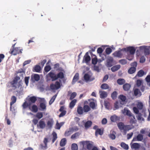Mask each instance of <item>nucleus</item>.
<instances>
[{
	"instance_id": "6e6552de",
	"label": "nucleus",
	"mask_w": 150,
	"mask_h": 150,
	"mask_svg": "<svg viewBox=\"0 0 150 150\" xmlns=\"http://www.w3.org/2000/svg\"><path fill=\"white\" fill-rule=\"evenodd\" d=\"M122 113L124 115L128 116H132V113L127 108H125L122 111Z\"/></svg>"
},
{
	"instance_id": "0eeeda50",
	"label": "nucleus",
	"mask_w": 150,
	"mask_h": 150,
	"mask_svg": "<svg viewBox=\"0 0 150 150\" xmlns=\"http://www.w3.org/2000/svg\"><path fill=\"white\" fill-rule=\"evenodd\" d=\"M83 78L86 82L92 81L94 79V78L92 77L91 75L88 74H86L84 76Z\"/></svg>"
},
{
	"instance_id": "c9c22d12",
	"label": "nucleus",
	"mask_w": 150,
	"mask_h": 150,
	"mask_svg": "<svg viewBox=\"0 0 150 150\" xmlns=\"http://www.w3.org/2000/svg\"><path fill=\"white\" fill-rule=\"evenodd\" d=\"M130 87V85L128 83H126L123 86V88L125 91L128 90Z\"/></svg>"
},
{
	"instance_id": "f3484780",
	"label": "nucleus",
	"mask_w": 150,
	"mask_h": 150,
	"mask_svg": "<svg viewBox=\"0 0 150 150\" xmlns=\"http://www.w3.org/2000/svg\"><path fill=\"white\" fill-rule=\"evenodd\" d=\"M79 74L78 73H76L74 75L72 81V84H74L79 79Z\"/></svg>"
},
{
	"instance_id": "4468645a",
	"label": "nucleus",
	"mask_w": 150,
	"mask_h": 150,
	"mask_svg": "<svg viewBox=\"0 0 150 150\" xmlns=\"http://www.w3.org/2000/svg\"><path fill=\"white\" fill-rule=\"evenodd\" d=\"M143 139V135L141 134H139L137 137H136L134 138L132 141H141Z\"/></svg>"
},
{
	"instance_id": "c756f323",
	"label": "nucleus",
	"mask_w": 150,
	"mask_h": 150,
	"mask_svg": "<svg viewBox=\"0 0 150 150\" xmlns=\"http://www.w3.org/2000/svg\"><path fill=\"white\" fill-rule=\"evenodd\" d=\"M115 133L114 131L111 132L110 134L109 135V137L112 139H114L115 138Z\"/></svg>"
},
{
	"instance_id": "9d476101",
	"label": "nucleus",
	"mask_w": 150,
	"mask_h": 150,
	"mask_svg": "<svg viewBox=\"0 0 150 150\" xmlns=\"http://www.w3.org/2000/svg\"><path fill=\"white\" fill-rule=\"evenodd\" d=\"M22 49L20 50L19 47H16L12 51H11V53L14 55H16L19 52L22 53Z\"/></svg>"
},
{
	"instance_id": "6e6d98bb",
	"label": "nucleus",
	"mask_w": 150,
	"mask_h": 150,
	"mask_svg": "<svg viewBox=\"0 0 150 150\" xmlns=\"http://www.w3.org/2000/svg\"><path fill=\"white\" fill-rule=\"evenodd\" d=\"M104 105L105 108L108 109H110L109 106H110V103L109 102L107 101H105L104 102Z\"/></svg>"
},
{
	"instance_id": "f257e3e1",
	"label": "nucleus",
	"mask_w": 150,
	"mask_h": 150,
	"mask_svg": "<svg viewBox=\"0 0 150 150\" xmlns=\"http://www.w3.org/2000/svg\"><path fill=\"white\" fill-rule=\"evenodd\" d=\"M79 144L80 146L83 148L84 147L86 146L88 149H90L93 147L92 150H98V149L96 147L93 146V143L91 141H82L79 142Z\"/></svg>"
},
{
	"instance_id": "473e14b6",
	"label": "nucleus",
	"mask_w": 150,
	"mask_h": 150,
	"mask_svg": "<svg viewBox=\"0 0 150 150\" xmlns=\"http://www.w3.org/2000/svg\"><path fill=\"white\" fill-rule=\"evenodd\" d=\"M37 99L35 96L31 97L29 98V102L28 103H30V102H31L32 103H34L36 100Z\"/></svg>"
},
{
	"instance_id": "5fc2aeb1",
	"label": "nucleus",
	"mask_w": 150,
	"mask_h": 150,
	"mask_svg": "<svg viewBox=\"0 0 150 150\" xmlns=\"http://www.w3.org/2000/svg\"><path fill=\"white\" fill-rule=\"evenodd\" d=\"M117 96V93L116 92H114L111 95V97L113 99H115L116 98Z\"/></svg>"
},
{
	"instance_id": "4be33fe9",
	"label": "nucleus",
	"mask_w": 150,
	"mask_h": 150,
	"mask_svg": "<svg viewBox=\"0 0 150 150\" xmlns=\"http://www.w3.org/2000/svg\"><path fill=\"white\" fill-rule=\"evenodd\" d=\"M49 75L50 77L52 79V80L54 81L57 79V75L54 73L50 72L49 74Z\"/></svg>"
},
{
	"instance_id": "a19ab883",
	"label": "nucleus",
	"mask_w": 150,
	"mask_h": 150,
	"mask_svg": "<svg viewBox=\"0 0 150 150\" xmlns=\"http://www.w3.org/2000/svg\"><path fill=\"white\" fill-rule=\"evenodd\" d=\"M57 96V95L55 94L52 97V98H51L49 102V104L50 105H51L54 102V100H55Z\"/></svg>"
},
{
	"instance_id": "4d7b16f0",
	"label": "nucleus",
	"mask_w": 150,
	"mask_h": 150,
	"mask_svg": "<svg viewBox=\"0 0 150 150\" xmlns=\"http://www.w3.org/2000/svg\"><path fill=\"white\" fill-rule=\"evenodd\" d=\"M76 92H74L72 93L71 95L70 99L71 100L74 98L76 96Z\"/></svg>"
},
{
	"instance_id": "9b49d317",
	"label": "nucleus",
	"mask_w": 150,
	"mask_h": 150,
	"mask_svg": "<svg viewBox=\"0 0 150 150\" xmlns=\"http://www.w3.org/2000/svg\"><path fill=\"white\" fill-rule=\"evenodd\" d=\"M125 51H129L130 54L133 55L135 51V49L133 47H130L124 49Z\"/></svg>"
},
{
	"instance_id": "49530a36",
	"label": "nucleus",
	"mask_w": 150,
	"mask_h": 150,
	"mask_svg": "<svg viewBox=\"0 0 150 150\" xmlns=\"http://www.w3.org/2000/svg\"><path fill=\"white\" fill-rule=\"evenodd\" d=\"M90 108L89 106L85 105L83 107V111L84 112H88L90 110Z\"/></svg>"
},
{
	"instance_id": "864d4df0",
	"label": "nucleus",
	"mask_w": 150,
	"mask_h": 150,
	"mask_svg": "<svg viewBox=\"0 0 150 150\" xmlns=\"http://www.w3.org/2000/svg\"><path fill=\"white\" fill-rule=\"evenodd\" d=\"M146 81L147 82V84L150 86V75H148L146 78Z\"/></svg>"
},
{
	"instance_id": "2eb2a0df",
	"label": "nucleus",
	"mask_w": 150,
	"mask_h": 150,
	"mask_svg": "<svg viewBox=\"0 0 150 150\" xmlns=\"http://www.w3.org/2000/svg\"><path fill=\"white\" fill-rule=\"evenodd\" d=\"M134 127V126L132 125H125L123 131L125 134L126 133V132L127 131H128L130 129H132Z\"/></svg>"
},
{
	"instance_id": "37998d69",
	"label": "nucleus",
	"mask_w": 150,
	"mask_h": 150,
	"mask_svg": "<svg viewBox=\"0 0 150 150\" xmlns=\"http://www.w3.org/2000/svg\"><path fill=\"white\" fill-rule=\"evenodd\" d=\"M103 132L100 129H97L96 131V135L97 136L98 134L100 135L103 134Z\"/></svg>"
},
{
	"instance_id": "69168bd1",
	"label": "nucleus",
	"mask_w": 150,
	"mask_h": 150,
	"mask_svg": "<svg viewBox=\"0 0 150 150\" xmlns=\"http://www.w3.org/2000/svg\"><path fill=\"white\" fill-rule=\"evenodd\" d=\"M105 51L107 54H109L112 52V50L111 48H108L106 49Z\"/></svg>"
},
{
	"instance_id": "412c9836",
	"label": "nucleus",
	"mask_w": 150,
	"mask_h": 150,
	"mask_svg": "<svg viewBox=\"0 0 150 150\" xmlns=\"http://www.w3.org/2000/svg\"><path fill=\"white\" fill-rule=\"evenodd\" d=\"M131 147L132 149H137L140 148V145L138 143H135L132 144Z\"/></svg>"
},
{
	"instance_id": "e433bc0d",
	"label": "nucleus",
	"mask_w": 150,
	"mask_h": 150,
	"mask_svg": "<svg viewBox=\"0 0 150 150\" xmlns=\"http://www.w3.org/2000/svg\"><path fill=\"white\" fill-rule=\"evenodd\" d=\"M135 71L136 68L135 67H132L129 69L128 72L130 74H132L134 73Z\"/></svg>"
},
{
	"instance_id": "bb28decb",
	"label": "nucleus",
	"mask_w": 150,
	"mask_h": 150,
	"mask_svg": "<svg viewBox=\"0 0 150 150\" xmlns=\"http://www.w3.org/2000/svg\"><path fill=\"white\" fill-rule=\"evenodd\" d=\"M117 126L120 130H123L125 126L124 124L121 122H119L117 124Z\"/></svg>"
},
{
	"instance_id": "393cba45",
	"label": "nucleus",
	"mask_w": 150,
	"mask_h": 150,
	"mask_svg": "<svg viewBox=\"0 0 150 150\" xmlns=\"http://www.w3.org/2000/svg\"><path fill=\"white\" fill-rule=\"evenodd\" d=\"M77 100L74 99L70 103L69 107L71 109H72L75 105Z\"/></svg>"
},
{
	"instance_id": "7c9ffc66",
	"label": "nucleus",
	"mask_w": 150,
	"mask_h": 150,
	"mask_svg": "<svg viewBox=\"0 0 150 150\" xmlns=\"http://www.w3.org/2000/svg\"><path fill=\"white\" fill-rule=\"evenodd\" d=\"M83 110L82 107L81 106H79L77 109V112L78 114L81 115L83 113Z\"/></svg>"
},
{
	"instance_id": "b1692460",
	"label": "nucleus",
	"mask_w": 150,
	"mask_h": 150,
	"mask_svg": "<svg viewBox=\"0 0 150 150\" xmlns=\"http://www.w3.org/2000/svg\"><path fill=\"white\" fill-rule=\"evenodd\" d=\"M54 123V121L52 119H50L49 120L47 123V126L49 128H51Z\"/></svg>"
},
{
	"instance_id": "f03ea898",
	"label": "nucleus",
	"mask_w": 150,
	"mask_h": 150,
	"mask_svg": "<svg viewBox=\"0 0 150 150\" xmlns=\"http://www.w3.org/2000/svg\"><path fill=\"white\" fill-rule=\"evenodd\" d=\"M134 105H136L137 108L136 107H133V110L134 112L136 114H138L139 112V110H141L143 107V104L142 102L139 100L136 101L134 103Z\"/></svg>"
},
{
	"instance_id": "774afa93",
	"label": "nucleus",
	"mask_w": 150,
	"mask_h": 150,
	"mask_svg": "<svg viewBox=\"0 0 150 150\" xmlns=\"http://www.w3.org/2000/svg\"><path fill=\"white\" fill-rule=\"evenodd\" d=\"M29 77H26L25 79V81L26 86H28V83Z\"/></svg>"
},
{
	"instance_id": "cd10ccee",
	"label": "nucleus",
	"mask_w": 150,
	"mask_h": 150,
	"mask_svg": "<svg viewBox=\"0 0 150 150\" xmlns=\"http://www.w3.org/2000/svg\"><path fill=\"white\" fill-rule=\"evenodd\" d=\"M134 93L135 96H140L141 95V93L138 89H135L134 90Z\"/></svg>"
},
{
	"instance_id": "338daca9",
	"label": "nucleus",
	"mask_w": 150,
	"mask_h": 150,
	"mask_svg": "<svg viewBox=\"0 0 150 150\" xmlns=\"http://www.w3.org/2000/svg\"><path fill=\"white\" fill-rule=\"evenodd\" d=\"M52 135L53 136V142H54V141L57 138V134L55 132H53L52 133Z\"/></svg>"
},
{
	"instance_id": "a878e982",
	"label": "nucleus",
	"mask_w": 150,
	"mask_h": 150,
	"mask_svg": "<svg viewBox=\"0 0 150 150\" xmlns=\"http://www.w3.org/2000/svg\"><path fill=\"white\" fill-rule=\"evenodd\" d=\"M39 126L40 128H44L45 126V122L42 120H40L39 122Z\"/></svg>"
},
{
	"instance_id": "0e129e2a",
	"label": "nucleus",
	"mask_w": 150,
	"mask_h": 150,
	"mask_svg": "<svg viewBox=\"0 0 150 150\" xmlns=\"http://www.w3.org/2000/svg\"><path fill=\"white\" fill-rule=\"evenodd\" d=\"M51 67L49 65L46 66L45 68V71L47 72H48L51 69Z\"/></svg>"
},
{
	"instance_id": "c03bdc74",
	"label": "nucleus",
	"mask_w": 150,
	"mask_h": 150,
	"mask_svg": "<svg viewBox=\"0 0 150 150\" xmlns=\"http://www.w3.org/2000/svg\"><path fill=\"white\" fill-rule=\"evenodd\" d=\"M11 102L10 103V105H12L16 101V98L15 96H13L11 98Z\"/></svg>"
},
{
	"instance_id": "13d9d810",
	"label": "nucleus",
	"mask_w": 150,
	"mask_h": 150,
	"mask_svg": "<svg viewBox=\"0 0 150 150\" xmlns=\"http://www.w3.org/2000/svg\"><path fill=\"white\" fill-rule=\"evenodd\" d=\"M120 99L122 101H125L126 99V97L123 95H120L119 96Z\"/></svg>"
},
{
	"instance_id": "f704fd0d",
	"label": "nucleus",
	"mask_w": 150,
	"mask_h": 150,
	"mask_svg": "<svg viewBox=\"0 0 150 150\" xmlns=\"http://www.w3.org/2000/svg\"><path fill=\"white\" fill-rule=\"evenodd\" d=\"M71 149L72 150H78V147L77 144L73 143L71 146Z\"/></svg>"
},
{
	"instance_id": "a211bd4d",
	"label": "nucleus",
	"mask_w": 150,
	"mask_h": 150,
	"mask_svg": "<svg viewBox=\"0 0 150 150\" xmlns=\"http://www.w3.org/2000/svg\"><path fill=\"white\" fill-rule=\"evenodd\" d=\"M100 97L102 98H105L107 96V93L104 91H99Z\"/></svg>"
},
{
	"instance_id": "72a5a7b5",
	"label": "nucleus",
	"mask_w": 150,
	"mask_h": 150,
	"mask_svg": "<svg viewBox=\"0 0 150 150\" xmlns=\"http://www.w3.org/2000/svg\"><path fill=\"white\" fill-rule=\"evenodd\" d=\"M121 146L124 149L126 150L128 149L129 146L128 145L124 142H122L121 144Z\"/></svg>"
},
{
	"instance_id": "680f3d73",
	"label": "nucleus",
	"mask_w": 150,
	"mask_h": 150,
	"mask_svg": "<svg viewBox=\"0 0 150 150\" xmlns=\"http://www.w3.org/2000/svg\"><path fill=\"white\" fill-rule=\"evenodd\" d=\"M97 62V58L95 57L92 59V62L93 64H96Z\"/></svg>"
},
{
	"instance_id": "c85d7f7f",
	"label": "nucleus",
	"mask_w": 150,
	"mask_h": 150,
	"mask_svg": "<svg viewBox=\"0 0 150 150\" xmlns=\"http://www.w3.org/2000/svg\"><path fill=\"white\" fill-rule=\"evenodd\" d=\"M67 140L66 138H63L61 139L60 143V146H63L65 145L66 143Z\"/></svg>"
},
{
	"instance_id": "58836bf2",
	"label": "nucleus",
	"mask_w": 150,
	"mask_h": 150,
	"mask_svg": "<svg viewBox=\"0 0 150 150\" xmlns=\"http://www.w3.org/2000/svg\"><path fill=\"white\" fill-rule=\"evenodd\" d=\"M130 123L131 124H133L135 123V116L132 114V116H130Z\"/></svg>"
},
{
	"instance_id": "423d86ee",
	"label": "nucleus",
	"mask_w": 150,
	"mask_h": 150,
	"mask_svg": "<svg viewBox=\"0 0 150 150\" xmlns=\"http://www.w3.org/2000/svg\"><path fill=\"white\" fill-rule=\"evenodd\" d=\"M140 50L144 51L145 55L149 54L150 52L149 50V47L145 46H140L139 47Z\"/></svg>"
},
{
	"instance_id": "dca6fc26",
	"label": "nucleus",
	"mask_w": 150,
	"mask_h": 150,
	"mask_svg": "<svg viewBox=\"0 0 150 150\" xmlns=\"http://www.w3.org/2000/svg\"><path fill=\"white\" fill-rule=\"evenodd\" d=\"M113 61V58L112 57H109L107 61V66L108 67H110L112 65V62Z\"/></svg>"
},
{
	"instance_id": "bf43d9fd",
	"label": "nucleus",
	"mask_w": 150,
	"mask_h": 150,
	"mask_svg": "<svg viewBox=\"0 0 150 150\" xmlns=\"http://www.w3.org/2000/svg\"><path fill=\"white\" fill-rule=\"evenodd\" d=\"M144 72L142 70H140L138 73L137 75L139 77L142 76L144 74Z\"/></svg>"
},
{
	"instance_id": "7ed1b4c3",
	"label": "nucleus",
	"mask_w": 150,
	"mask_h": 150,
	"mask_svg": "<svg viewBox=\"0 0 150 150\" xmlns=\"http://www.w3.org/2000/svg\"><path fill=\"white\" fill-rule=\"evenodd\" d=\"M30 105V103H27V102L25 101L23 103L22 106L24 108H25L27 107H28L29 109L32 112H37L38 111L37 106L35 105H33L31 107Z\"/></svg>"
},
{
	"instance_id": "aec40b11",
	"label": "nucleus",
	"mask_w": 150,
	"mask_h": 150,
	"mask_svg": "<svg viewBox=\"0 0 150 150\" xmlns=\"http://www.w3.org/2000/svg\"><path fill=\"white\" fill-rule=\"evenodd\" d=\"M40 77L39 75L36 74H34L32 76V79L33 81H38L39 80Z\"/></svg>"
},
{
	"instance_id": "ea45409f",
	"label": "nucleus",
	"mask_w": 150,
	"mask_h": 150,
	"mask_svg": "<svg viewBox=\"0 0 150 150\" xmlns=\"http://www.w3.org/2000/svg\"><path fill=\"white\" fill-rule=\"evenodd\" d=\"M40 108H41V110L43 111L46 109L45 104L44 103H41L40 105Z\"/></svg>"
},
{
	"instance_id": "39448f33",
	"label": "nucleus",
	"mask_w": 150,
	"mask_h": 150,
	"mask_svg": "<svg viewBox=\"0 0 150 150\" xmlns=\"http://www.w3.org/2000/svg\"><path fill=\"white\" fill-rule=\"evenodd\" d=\"M92 123L91 121H88L86 122L84 120H83L81 123H79L78 124L80 126H82L83 125H84L86 128L88 129L91 126Z\"/></svg>"
},
{
	"instance_id": "6ab92c4d",
	"label": "nucleus",
	"mask_w": 150,
	"mask_h": 150,
	"mask_svg": "<svg viewBox=\"0 0 150 150\" xmlns=\"http://www.w3.org/2000/svg\"><path fill=\"white\" fill-rule=\"evenodd\" d=\"M114 57L121 58L122 56V54L121 51H116L113 54Z\"/></svg>"
},
{
	"instance_id": "603ef678",
	"label": "nucleus",
	"mask_w": 150,
	"mask_h": 150,
	"mask_svg": "<svg viewBox=\"0 0 150 150\" xmlns=\"http://www.w3.org/2000/svg\"><path fill=\"white\" fill-rule=\"evenodd\" d=\"M35 70L36 72H39L41 70V67L39 65H36L35 67Z\"/></svg>"
},
{
	"instance_id": "3c124183",
	"label": "nucleus",
	"mask_w": 150,
	"mask_h": 150,
	"mask_svg": "<svg viewBox=\"0 0 150 150\" xmlns=\"http://www.w3.org/2000/svg\"><path fill=\"white\" fill-rule=\"evenodd\" d=\"M36 117L39 119H41L43 117V114L41 112H39L37 113Z\"/></svg>"
},
{
	"instance_id": "de8ad7c7",
	"label": "nucleus",
	"mask_w": 150,
	"mask_h": 150,
	"mask_svg": "<svg viewBox=\"0 0 150 150\" xmlns=\"http://www.w3.org/2000/svg\"><path fill=\"white\" fill-rule=\"evenodd\" d=\"M79 134H80L79 133H76L71 136V138L72 139H76L78 137V136L79 135Z\"/></svg>"
},
{
	"instance_id": "4c0bfd02",
	"label": "nucleus",
	"mask_w": 150,
	"mask_h": 150,
	"mask_svg": "<svg viewBox=\"0 0 150 150\" xmlns=\"http://www.w3.org/2000/svg\"><path fill=\"white\" fill-rule=\"evenodd\" d=\"M117 82L118 84L121 85L125 83V81L123 79H120L117 80Z\"/></svg>"
},
{
	"instance_id": "a18cd8bd",
	"label": "nucleus",
	"mask_w": 150,
	"mask_h": 150,
	"mask_svg": "<svg viewBox=\"0 0 150 150\" xmlns=\"http://www.w3.org/2000/svg\"><path fill=\"white\" fill-rule=\"evenodd\" d=\"M83 59L86 63L89 61L91 60L90 57L88 55H85Z\"/></svg>"
},
{
	"instance_id": "2f4dec72",
	"label": "nucleus",
	"mask_w": 150,
	"mask_h": 150,
	"mask_svg": "<svg viewBox=\"0 0 150 150\" xmlns=\"http://www.w3.org/2000/svg\"><path fill=\"white\" fill-rule=\"evenodd\" d=\"M118 119V117L115 115L112 116L110 118L111 121L113 122H115Z\"/></svg>"
},
{
	"instance_id": "052dcab7",
	"label": "nucleus",
	"mask_w": 150,
	"mask_h": 150,
	"mask_svg": "<svg viewBox=\"0 0 150 150\" xmlns=\"http://www.w3.org/2000/svg\"><path fill=\"white\" fill-rule=\"evenodd\" d=\"M119 62L122 65H125L127 63L126 60L125 59H122L120 60Z\"/></svg>"
},
{
	"instance_id": "8fccbe9b",
	"label": "nucleus",
	"mask_w": 150,
	"mask_h": 150,
	"mask_svg": "<svg viewBox=\"0 0 150 150\" xmlns=\"http://www.w3.org/2000/svg\"><path fill=\"white\" fill-rule=\"evenodd\" d=\"M101 88L103 89H108L109 87L107 84L104 83L101 86Z\"/></svg>"
},
{
	"instance_id": "5701e85b",
	"label": "nucleus",
	"mask_w": 150,
	"mask_h": 150,
	"mask_svg": "<svg viewBox=\"0 0 150 150\" xmlns=\"http://www.w3.org/2000/svg\"><path fill=\"white\" fill-rule=\"evenodd\" d=\"M120 68V65H115L111 68V70L112 72H115L118 70Z\"/></svg>"
},
{
	"instance_id": "1a4fd4ad",
	"label": "nucleus",
	"mask_w": 150,
	"mask_h": 150,
	"mask_svg": "<svg viewBox=\"0 0 150 150\" xmlns=\"http://www.w3.org/2000/svg\"><path fill=\"white\" fill-rule=\"evenodd\" d=\"M60 83L58 81L56 82L55 84H51L50 86L51 89L52 90L57 89L60 88Z\"/></svg>"
},
{
	"instance_id": "f8f14e48",
	"label": "nucleus",
	"mask_w": 150,
	"mask_h": 150,
	"mask_svg": "<svg viewBox=\"0 0 150 150\" xmlns=\"http://www.w3.org/2000/svg\"><path fill=\"white\" fill-rule=\"evenodd\" d=\"M97 52L99 54L100 56V57H102V59L100 60V62H101L105 59V55L102 54L101 53L103 52V50L101 48H99L97 50Z\"/></svg>"
},
{
	"instance_id": "09e8293b",
	"label": "nucleus",
	"mask_w": 150,
	"mask_h": 150,
	"mask_svg": "<svg viewBox=\"0 0 150 150\" xmlns=\"http://www.w3.org/2000/svg\"><path fill=\"white\" fill-rule=\"evenodd\" d=\"M64 75L63 73L60 72L57 75V79L58 78L62 79L64 78Z\"/></svg>"
},
{
	"instance_id": "79ce46f5",
	"label": "nucleus",
	"mask_w": 150,
	"mask_h": 150,
	"mask_svg": "<svg viewBox=\"0 0 150 150\" xmlns=\"http://www.w3.org/2000/svg\"><path fill=\"white\" fill-rule=\"evenodd\" d=\"M137 120L140 122L144 121V119L142 117L140 114H138L137 117Z\"/></svg>"
},
{
	"instance_id": "20e7f679",
	"label": "nucleus",
	"mask_w": 150,
	"mask_h": 150,
	"mask_svg": "<svg viewBox=\"0 0 150 150\" xmlns=\"http://www.w3.org/2000/svg\"><path fill=\"white\" fill-rule=\"evenodd\" d=\"M20 79L19 77L16 76L11 83L12 86L14 88H18L21 86L20 83L18 82V80Z\"/></svg>"
},
{
	"instance_id": "e2e57ef3",
	"label": "nucleus",
	"mask_w": 150,
	"mask_h": 150,
	"mask_svg": "<svg viewBox=\"0 0 150 150\" xmlns=\"http://www.w3.org/2000/svg\"><path fill=\"white\" fill-rule=\"evenodd\" d=\"M89 105L93 109L95 107V104L93 102H91L90 103Z\"/></svg>"
},
{
	"instance_id": "ddd939ff",
	"label": "nucleus",
	"mask_w": 150,
	"mask_h": 150,
	"mask_svg": "<svg viewBox=\"0 0 150 150\" xmlns=\"http://www.w3.org/2000/svg\"><path fill=\"white\" fill-rule=\"evenodd\" d=\"M74 131V128H70L68 130H67L65 133V136L66 137H68Z\"/></svg>"
}]
</instances>
